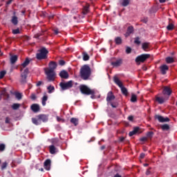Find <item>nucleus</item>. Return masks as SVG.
Returning a JSON list of instances; mask_svg holds the SVG:
<instances>
[{"mask_svg": "<svg viewBox=\"0 0 177 177\" xmlns=\"http://www.w3.org/2000/svg\"><path fill=\"white\" fill-rule=\"evenodd\" d=\"M92 73V71H91V67L88 66V65H84L80 68V77L82 80H84V81H86V80H89V77H91V74Z\"/></svg>", "mask_w": 177, "mask_h": 177, "instance_id": "obj_1", "label": "nucleus"}, {"mask_svg": "<svg viewBox=\"0 0 177 177\" xmlns=\"http://www.w3.org/2000/svg\"><path fill=\"white\" fill-rule=\"evenodd\" d=\"M48 53H49V51L46 48L42 47L39 50V53L36 54V58L37 60H44L45 59H48Z\"/></svg>", "mask_w": 177, "mask_h": 177, "instance_id": "obj_2", "label": "nucleus"}, {"mask_svg": "<svg viewBox=\"0 0 177 177\" xmlns=\"http://www.w3.org/2000/svg\"><path fill=\"white\" fill-rule=\"evenodd\" d=\"M80 90L81 93H82V95H86L87 96H88L89 95H91V98L93 99V96H95V91L89 88L88 86L80 85Z\"/></svg>", "mask_w": 177, "mask_h": 177, "instance_id": "obj_3", "label": "nucleus"}, {"mask_svg": "<svg viewBox=\"0 0 177 177\" xmlns=\"http://www.w3.org/2000/svg\"><path fill=\"white\" fill-rule=\"evenodd\" d=\"M113 82H115V84L118 85L119 88H120L122 95H124V96H128V89L124 86L122 82L120 81L117 76L113 77Z\"/></svg>", "mask_w": 177, "mask_h": 177, "instance_id": "obj_4", "label": "nucleus"}, {"mask_svg": "<svg viewBox=\"0 0 177 177\" xmlns=\"http://www.w3.org/2000/svg\"><path fill=\"white\" fill-rule=\"evenodd\" d=\"M73 85L74 84L73 80H70L68 82H62L59 83L61 91H67L68 89H71Z\"/></svg>", "mask_w": 177, "mask_h": 177, "instance_id": "obj_5", "label": "nucleus"}, {"mask_svg": "<svg viewBox=\"0 0 177 177\" xmlns=\"http://www.w3.org/2000/svg\"><path fill=\"white\" fill-rule=\"evenodd\" d=\"M47 80L49 82H53L56 80V72L53 71L44 70Z\"/></svg>", "mask_w": 177, "mask_h": 177, "instance_id": "obj_6", "label": "nucleus"}, {"mask_svg": "<svg viewBox=\"0 0 177 177\" xmlns=\"http://www.w3.org/2000/svg\"><path fill=\"white\" fill-rule=\"evenodd\" d=\"M147 59H150V54H142L136 58V63H145Z\"/></svg>", "mask_w": 177, "mask_h": 177, "instance_id": "obj_7", "label": "nucleus"}, {"mask_svg": "<svg viewBox=\"0 0 177 177\" xmlns=\"http://www.w3.org/2000/svg\"><path fill=\"white\" fill-rule=\"evenodd\" d=\"M30 73L28 68H26L21 73V84H26L27 82V77Z\"/></svg>", "mask_w": 177, "mask_h": 177, "instance_id": "obj_8", "label": "nucleus"}, {"mask_svg": "<svg viewBox=\"0 0 177 177\" xmlns=\"http://www.w3.org/2000/svg\"><path fill=\"white\" fill-rule=\"evenodd\" d=\"M162 93L165 97H167L168 100H169V96L172 94V90H171V88L169 86H165L163 88V90L162 91Z\"/></svg>", "mask_w": 177, "mask_h": 177, "instance_id": "obj_9", "label": "nucleus"}, {"mask_svg": "<svg viewBox=\"0 0 177 177\" xmlns=\"http://www.w3.org/2000/svg\"><path fill=\"white\" fill-rule=\"evenodd\" d=\"M168 100V97H165V96H158L156 95V102H157V103H158L159 104H164V103H165Z\"/></svg>", "mask_w": 177, "mask_h": 177, "instance_id": "obj_10", "label": "nucleus"}, {"mask_svg": "<svg viewBox=\"0 0 177 177\" xmlns=\"http://www.w3.org/2000/svg\"><path fill=\"white\" fill-rule=\"evenodd\" d=\"M49 68H46L44 70H47L48 71H55L57 67V64L55 62L51 61L48 64Z\"/></svg>", "mask_w": 177, "mask_h": 177, "instance_id": "obj_11", "label": "nucleus"}, {"mask_svg": "<svg viewBox=\"0 0 177 177\" xmlns=\"http://www.w3.org/2000/svg\"><path fill=\"white\" fill-rule=\"evenodd\" d=\"M156 120H158L159 122H169L170 120L169 118H164L162 115H156L155 116Z\"/></svg>", "mask_w": 177, "mask_h": 177, "instance_id": "obj_12", "label": "nucleus"}, {"mask_svg": "<svg viewBox=\"0 0 177 177\" xmlns=\"http://www.w3.org/2000/svg\"><path fill=\"white\" fill-rule=\"evenodd\" d=\"M123 63V60L121 58L117 59L115 62L111 63V66L113 67H120Z\"/></svg>", "mask_w": 177, "mask_h": 177, "instance_id": "obj_13", "label": "nucleus"}, {"mask_svg": "<svg viewBox=\"0 0 177 177\" xmlns=\"http://www.w3.org/2000/svg\"><path fill=\"white\" fill-rule=\"evenodd\" d=\"M160 73L162 75H165L167 74V71L169 70V67L167 65L164 64L160 66Z\"/></svg>", "mask_w": 177, "mask_h": 177, "instance_id": "obj_14", "label": "nucleus"}, {"mask_svg": "<svg viewBox=\"0 0 177 177\" xmlns=\"http://www.w3.org/2000/svg\"><path fill=\"white\" fill-rule=\"evenodd\" d=\"M30 109L33 113H38L40 110L39 105L38 104H33L30 106Z\"/></svg>", "mask_w": 177, "mask_h": 177, "instance_id": "obj_15", "label": "nucleus"}, {"mask_svg": "<svg viewBox=\"0 0 177 177\" xmlns=\"http://www.w3.org/2000/svg\"><path fill=\"white\" fill-rule=\"evenodd\" d=\"M59 75L61 78H63L64 80H67L69 77L68 73L66 71H62L59 73Z\"/></svg>", "mask_w": 177, "mask_h": 177, "instance_id": "obj_16", "label": "nucleus"}, {"mask_svg": "<svg viewBox=\"0 0 177 177\" xmlns=\"http://www.w3.org/2000/svg\"><path fill=\"white\" fill-rule=\"evenodd\" d=\"M133 31H134L133 26H129L127 28L126 33L124 34V36L126 37V38H127V37H129V35H131V34H132Z\"/></svg>", "mask_w": 177, "mask_h": 177, "instance_id": "obj_17", "label": "nucleus"}, {"mask_svg": "<svg viewBox=\"0 0 177 177\" xmlns=\"http://www.w3.org/2000/svg\"><path fill=\"white\" fill-rule=\"evenodd\" d=\"M37 118H38V120H40V122H41V121H43V122H46L48 120V115H44V114H40V115H37Z\"/></svg>", "mask_w": 177, "mask_h": 177, "instance_id": "obj_18", "label": "nucleus"}, {"mask_svg": "<svg viewBox=\"0 0 177 177\" xmlns=\"http://www.w3.org/2000/svg\"><path fill=\"white\" fill-rule=\"evenodd\" d=\"M28 64H30V59L26 58L21 65L20 71H23V68H26Z\"/></svg>", "mask_w": 177, "mask_h": 177, "instance_id": "obj_19", "label": "nucleus"}, {"mask_svg": "<svg viewBox=\"0 0 177 177\" xmlns=\"http://www.w3.org/2000/svg\"><path fill=\"white\" fill-rule=\"evenodd\" d=\"M114 99H115V96L113 95V91H109L107 94L106 102H111Z\"/></svg>", "mask_w": 177, "mask_h": 177, "instance_id": "obj_20", "label": "nucleus"}, {"mask_svg": "<svg viewBox=\"0 0 177 177\" xmlns=\"http://www.w3.org/2000/svg\"><path fill=\"white\" fill-rule=\"evenodd\" d=\"M44 168L46 171H50V160L47 159L44 162Z\"/></svg>", "mask_w": 177, "mask_h": 177, "instance_id": "obj_21", "label": "nucleus"}, {"mask_svg": "<svg viewBox=\"0 0 177 177\" xmlns=\"http://www.w3.org/2000/svg\"><path fill=\"white\" fill-rule=\"evenodd\" d=\"M139 132V127H135L132 131H130L129 133V136H133V135H136Z\"/></svg>", "mask_w": 177, "mask_h": 177, "instance_id": "obj_22", "label": "nucleus"}, {"mask_svg": "<svg viewBox=\"0 0 177 177\" xmlns=\"http://www.w3.org/2000/svg\"><path fill=\"white\" fill-rule=\"evenodd\" d=\"M49 151L50 154H56V147L55 145H50L49 146Z\"/></svg>", "mask_w": 177, "mask_h": 177, "instance_id": "obj_23", "label": "nucleus"}, {"mask_svg": "<svg viewBox=\"0 0 177 177\" xmlns=\"http://www.w3.org/2000/svg\"><path fill=\"white\" fill-rule=\"evenodd\" d=\"M17 59H19V57L17 55H12L10 57V63L11 64H15L17 62Z\"/></svg>", "mask_w": 177, "mask_h": 177, "instance_id": "obj_24", "label": "nucleus"}, {"mask_svg": "<svg viewBox=\"0 0 177 177\" xmlns=\"http://www.w3.org/2000/svg\"><path fill=\"white\" fill-rule=\"evenodd\" d=\"M78 122H79L78 118H71V124H73L75 127H77V125H78Z\"/></svg>", "mask_w": 177, "mask_h": 177, "instance_id": "obj_25", "label": "nucleus"}, {"mask_svg": "<svg viewBox=\"0 0 177 177\" xmlns=\"http://www.w3.org/2000/svg\"><path fill=\"white\" fill-rule=\"evenodd\" d=\"M115 44L116 45H121L122 44V39L120 37H117L115 38Z\"/></svg>", "mask_w": 177, "mask_h": 177, "instance_id": "obj_26", "label": "nucleus"}, {"mask_svg": "<svg viewBox=\"0 0 177 177\" xmlns=\"http://www.w3.org/2000/svg\"><path fill=\"white\" fill-rule=\"evenodd\" d=\"M32 124H34L35 125H40L41 124V120H39V119H37L35 118H32Z\"/></svg>", "mask_w": 177, "mask_h": 177, "instance_id": "obj_27", "label": "nucleus"}, {"mask_svg": "<svg viewBox=\"0 0 177 177\" xmlns=\"http://www.w3.org/2000/svg\"><path fill=\"white\" fill-rule=\"evenodd\" d=\"M11 22L12 23V24H14V26H17V24L19 23V20L17 19V17L13 16L12 18Z\"/></svg>", "mask_w": 177, "mask_h": 177, "instance_id": "obj_28", "label": "nucleus"}, {"mask_svg": "<svg viewBox=\"0 0 177 177\" xmlns=\"http://www.w3.org/2000/svg\"><path fill=\"white\" fill-rule=\"evenodd\" d=\"M48 101V95H45L42 97L41 104L42 106H46V102Z\"/></svg>", "mask_w": 177, "mask_h": 177, "instance_id": "obj_29", "label": "nucleus"}, {"mask_svg": "<svg viewBox=\"0 0 177 177\" xmlns=\"http://www.w3.org/2000/svg\"><path fill=\"white\" fill-rule=\"evenodd\" d=\"M130 100H131V103H136V102H138V96H136V95H135V94H132L131 98Z\"/></svg>", "mask_w": 177, "mask_h": 177, "instance_id": "obj_30", "label": "nucleus"}, {"mask_svg": "<svg viewBox=\"0 0 177 177\" xmlns=\"http://www.w3.org/2000/svg\"><path fill=\"white\" fill-rule=\"evenodd\" d=\"M149 44L147 42L143 43L142 45V48L145 52H147V49H149Z\"/></svg>", "mask_w": 177, "mask_h": 177, "instance_id": "obj_31", "label": "nucleus"}, {"mask_svg": "<svg viewBox=\"0 0 177 177\" xmlns=\"http://www.w3.org/2000/svg\"><path fill=\"white\" fill-rule=\"evenodd\" d=\"M48 93H53L55 92V86L50 85L47 87Z\"/></svg>", "mask_w": 177, "mask_h": 177, "instance_id": "obj_32", "label": "nucleus"}, {"mask_svg": "<svg viewBox=\"0 0 177 177\" xmlns=\"http://www.w3.org/2000/svg\"><path fill=\"white\" fill-rule=\"evenodd\" d=\"M174 62H175V60L174 59V57H167L166 58V63L171 64V63H174Z\"/></svg>", "mask_w": 177, "mask_h": 177, "instance_id": "obj_33", "label": "nucleus"}, {"mask_svg": "<svg viewBox=\"0 0 177 177\" xmlns=\"http://www.w3.org/2000/svg\"><path fill=\"white\" fill-rule=\"evenodd\" d=\"M1 94L3 95V96H5L7 99H9L10 95H9V93H8V92H6V88H3L2 90Z\"/></svg>", "mask_w": 177, "mask_h": 177, "instance_id": "obj_34", "label": "nucleus"}, {"mask_svg": "<svg viewBox=\"0 0 177 177\" xmlns=\"http://www.w3.org/2000/svg\"><path fill=\"white\" fill-rule=\"evenodd\" d=\"M174 28L175 26L174 25V24L169 23L167 26V30H168V31H172V30H174Z\"/></svg>", "mask_w": 177, "mask_h": 177, "instance_id": "obj_35", "label": "nucleus"}, {"mask_svg": "<svg viewBox=\"0 0 177 177\" xmlns=\"http://www.w3.org/2000/svg\"><path fill=\"white\" fill-rule=\"evenodd\" d=\"M161 129H162L163 131H169V124H162L161 127H160Z\"/></svg>", "mask_w": 177, "mask_h": 177, "instance_id": "obj_36", "label": "nucleus"}, {"mask_svg": "<svg viewBox=\"0 0 177 177\" xmlns=\"http://www.w3.org/2000/svg\"><path fill=\"white\" fill-rule=\"evenodd\" d=\"M12 110H19L20 109V104L15 103L12 105Z\"/></svg>", "mask_w": 177, "mask_h": 177, "instance_id": "obj_37", "label": "nucleus"}, {"mask_svg": "<svg viewBox=\"0 0 177 177\" xmlns=\"http://www.w3.org/2000/svg\"><path fill=\"white\" fill-rule=\"evenodd\" d=\"M83 60L84 62H87V60H89V55L86 53H83Z\"/></svg>", "mask_w": 177, "mask_h": 177, "instance_id": "obj_38", "label": "nucleus"}, {"mask_svg": "<svg viewBox=\"0 0 177 177\" xmlns=\"http://www.w3.org/2000/svg\"><path fill=\"white\" fill-rule=\"evenodd\" d=\"M89 12V6H86L83 8V15H86Z\"/></svg>", "mask_w": 177, "mask_h": 177, "instance_id": "obj_39", "label": "nucleus"}, {"mask_svg": "<svg viewBox=\"0 0 177 177\" xmlns=\"http://www.w3.org/2000/svg\"><path fill=\"white\" fill-rule=\"evenodd\" d=\"M134 44H136V45H140V38H139V37L135 38Z\"/></svg>", "mask_w": 177, "mask_h": 177, "instance_id": "obj_40", "label": "nucleus"}, {"mask_svg": "<svg viewBox=\"0 0 177 177\" xmlns=\"http://www.w3.org/2000/svg\"><path fill=\"white\" fill-rule=\"evenodd\" d=\"M5 75H6V71H1L0 72V80H2Z\"/></svg>", "mask_w": 177, "mask_h": 177, "instance_id": "obj_41", "label": "nucleus"}, {"mask_svg": "<svg viewBox=\"0 0 177 177\" xmlns=\"http://www.w3.org/2000/svg\"><path fill=\"white\" fill-rule=\"evenodd\" d=\"M128 5H129V0H123L122 6L125 7L128 6Z\"/></svg>", "mask_w": 177, "mask_h": 177, "instance_id": "obj_42", "label": "nucleus"}, {"mask_svg": "<svg viewBox=\"0 0 177 177\" xmlns=\"http://www.w3.org/2000/svg\"><path fill=\"white\" fill-rule=\"evenodd\" d=\"M153 135H154V132L149 131V132L147 133V138H153Z\"/></svg>", "mask_w": 177, "mask_h": 177, "instance_id": "obj_43", "label": "nucleus"}, {"mask_svg": "<svg viewBox=\"0 0 177 177\" xmlns=\"http://www.w3.org/2000/svg\"><path fill=\"white\" fill-rule=\"evenodd\" d=\"M8 167V162H4L1 165V170L3 171V169H6V167Z\"/></svg>", "mask_w": 177, "mask_h": 177, "instance_id": "obj_44", "label": "nucleus"}, {"mask_svg": "<svg viewBox=\"0 0 177 177\" xmlns=\"http://www.w3.org/2000/svg\"><path fill=\"white\" fill-rule=\"evenodd\" d=\"M5 149H6L5 144H0V151H5Z\"/></svg>", "mask_w": 177, "mask_h": 177, "instance_id": "obj_45", "label": "nucleus"}, {"mask_svg": "<svg viewBox=\"0 0 177 177\" xmlns=\"http://www.w3.org/2000/svg\"><path fill=\"white\" fill-rule=\"evenodd\" d=\"M51 143L53 145H57V143H59V140L57 138H53L51 140Z\"/></svg>", "mask_w": 177, "mask_h": 177, "instance_id": "obj_46", "label": "nucleus"}, {"mask_svg": "<svg viewBox=\"0 0 177 177\" xmlns=\"http://www.w3.org/2000/svg\"><path fill=\"white\" fill-rule=\"evenodd\" d=\"M131 52H132V48H131V47H127L126 53L127 55H129V53H131Z\"/></svg>", "mask_w": 177, "mask_h": 177, "instance_id": "obj_47", "label": "nucleus"}, {"mask_svg": "<svg viewBox=\"0 0 177 177\" xmlns=\"http://www.w3.org/2000/svg\"><path fill=\"white\" fill-rule=\"evenodd\" d=\"M30 99L31 100H35L37 99V95H35V93H32L30 95Z\"/></svg>", "mask_w": 177, "mask_h": 177, "instance_id": "obj_48", "label": "nucleus"}, {"mask_svg": "<svg viewBox=\"0 0 177 177\" xmlns=\"http://www.w3.org/2000/svg\"><path fill=\"white\" fill-rule=\"evenodd\" d=\"M12 34H15V35H16V34H20V30H19V28L15 29V30H12Z\"/></svg>", "mask_w": 177, "mask_h": 177, "instance_id": "obj_49", "label": "nucleus"}, {"mask_svg": "<svg viewBox=\"0 0 177 177\" xmlns=\"http://www.w3.org/2000/svg\"><path fill=\"white\" fill-rule=\"evenodd\" d=\"M17 99H18V100H20V99H21V93H18L15 95Z\"/></svg>", "mask_w": 177, "mask_h": 177, "instance_id": "obj_50", "label": "nucleus"}, {"mask_svg": "<svg viewBox=\"0 0 177 177\" xmlns=\"http://www.w3.org/2000/svg\"><path fill=\"white\" fill-rule=\"evenodd\" d=\"M140 140V142H147V137H142Z\"/></svg>", "mask_w": 177, "mask_h": 177, "instance_id": "obj_51", "label": "nucleus"}, {"mask_svg": "<svg viewBox=\"0 0 177 177\" xmlns=\"http://www.w3.org/2000/svg\"><path fill=\"white\" fill-rule=\"evenodd\" d=\"M59 66H64V64H66V62L64 60H59Z\"/></svg>", "mask_w": 177, "mask_h": 177, "instance_id": "obj_52", "label": "nucleus"}, {"mask_svg": "<svg viewBox=\"0 0 177 177\" xmlns=\"http://www.w3.org/2000/svg\"><path fill=\"white\" fill-rule=\"evenodd\" d=\"M5 122L6 124H10V119L9 118V117L6 118Z\"/></svg>", "mask_w": 177, "mask_h": 177, "instance_id": "obj_53", "label": "nucleus"}, {"mask_svg": "<svg viewBox=\"0 0 177 177\" xmlns=\"http://www.w3.org/2000/svg\"><path fill=\"white\" fill-rule=\"evenodd\" d=\"M141 21L146 24V23H147V21H149V20L147 19V18H144V19H141Z\"/></svg>", "mask_w": 177, "mask_h": 177, "instance_id": "obj_54", "label": "nucleus"}, {"mask_svg": "<svg viewBox=\"0 0 177 177\" xmlns=\"http://www.w3.org/2000/svg\"><path fill=\"white\" fill-rule=\"evenodd\" d=\"M111 107H113V109H117V105L114 104L113 102L110 103Z\"/></svg>", "mask_w": 177, "mask_h": 177, "instance_id": "obj_55", "label": "nucleus"}, {"mask_svg": "<svg viewBox=\"0 0 177 177\" xmlns=\"http://www.w3.org/2000/svg\"><path fill=\"white\" fill-rule=\"evenodd\" d=\"M129 121H133V115H129L128 117Z\"/></svg>", "mask_w": 177, "mask_h": 177, "instance_id": "obj_56", "label": "nucleus"}, {"mask_svg": "<svg viewBox=\"0 0 177 177\" xmlns=\"http://www.w3.org/2000/svg\"><path fill=\"white\" fill-rule=\"evenodd\" d=\"M150 174H151V171H150V169H147L145 175L149 176L150 175Z\"/></svg>", "mask_w": 177, "mask_h": 177, "instance_id": "obj_57", "label": "nucleus"}, {"mask_svg": "<svg viewBox=\"0 0 177 177\" xmlns=\"http://www.w3.org/2000/svg\"><path fill=\"white\" fill-rule=\"evenodd\" d=\"M37 86H41V85H42V82L41 81H39L37 83Z\"/></svg>", "mask_w": 177, "mask_h": 177, "instance_id": "obj_58", "label": "nucleus"}, {"mask_svg": "<svg viewBox=\"0 0 177 177\" xmlns=\"http://www.w3.org/2000/svg\"><path fill=\"white\" fill-rule=\"evenodd\" d=\"M145 153H140V158H145Z\"/></svg>", "mask_w": 177, "mask_h": 177, "instance_id": "obj_59", "label": "nucleus"}, {"mask_svg": "<svg viewBox=\"0 0 177 177\" xmlns=\"http://www.w3.org/2000/svg\"><path fill=\"white\" fill-rule=\"evenodd\" d=\"M124 140H125V138H124V137L120 138V142H123Z\"/></svg>", "mask_w": 177, "mask_h": 177, "instance_id": "obj_60", "label": "nucleus"}, {"mask_svg": "<svg viewBox=\"0 0 177 177\" xmlns=\"http://www.w3.org/2000/svg\"><path fill=\"white\" fill-rule=\"evenodd\" d=\"M160 3H165V2H167V0H159Z\"/></svg>", "mask_w": 177, "mask_h": 177, "instance_id": "obj_61", "label": "nucleus"}, {"mask_svg": "<svg viewBox=\"0 0 177 177\" xmlns=\"http://www.w3.org/2000/svg\"><path fill=\"white\" fill-rule=\"evenodd\" d=\"M54 32H55V34L56 35H57V34H59V30H58L57 29H55V30H54Z\"/></svg>", "mask_w": 177, "mask_h": 177, "instance_id": "obj_62", "label": "nucleus"}, {"mask_svg": "<svg viewBox=\"0 0 177 177\" xmlns=\"http://www.w3.org/2000/svg\"><path fill=\"white\" fill-rule=\"evenodd\" d=\"M6 3L10 5V3H12V0H8Z\"/></svg>", "mask_w": 177, "mask_h": 177, "instance_id": "obj_63", "label": "nucleus"}, {"mask_svg": "<svg viewBox=\"0 0 177 177\" xmlns=\"http://www.w3.org/2000/svg\"><path fill=\"white\" fill-rule=\"evenodd\" d=\"M114 177H121V175L117 174H115V175L114 176Z\"/></svg>", "mask_w": 177, "mask_h": 177, "instance_id": "obj_64", "label": "nucleus"}]
</instances>
